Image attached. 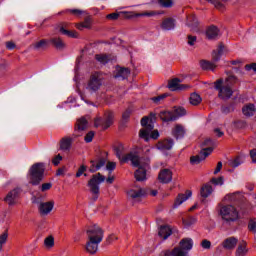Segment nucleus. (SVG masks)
<instances>
[{"mask_svg":"<svg viewBox=\"0 0 256 256\" xmlns=\"http://www.w3.org/2000/svg\"><path fill=\"white\" fill-rule=\"evenodd\" d=\"M206 37L209 41H215L221 37V30L215 25H211L206 29Z\"/></svg>","mask_w":256,"mask_h":256,"instance_id":"a211bd4d","label":"nucleus"},{"mask_svg":"<svg viewBox=\"0 0 256 256\" xmlns=\"http://www.w3.org/2000/svg\"><path fill=\"white\" fill-rule=\"evenodd\" d=\"M184 115H187V110L183 107H177L174 108L172 111H161L159 114V117L162 121L165 123L177 121V119H180V117H184Z\"/></svg>","mask_w":256,"mask_h":256,"instance_id":"6e6552de","label":"nucleus"},{"mask_svg":"<svg viewBox=\"0 0 256 256\" xmlns=\"http://www.w3.org/2000/svg\"><path fill=\"white\" fill-rule=\"evenodd\" d=\"M202 249H211V241L204 239L201 242Z\"/></svg>","mask_w":256,"mask_h":256,"instance_id":"864d4df0","label":"nucleus"},{"mask_svg":"<svg viewBox=\"0 0 256 256\" xmlns=\"http://www.w3.org/2000/svg\"><path fill=\"white\" fill-rule=\"evenodd\" d=\"M211 193H213V186H211L209 183L204 184L200 189V195L203 197V199H207Z\"/></svg>","mask_w":256,"mask_h":256,"instance_id":"2f4dec72","label":"nucleus"},{"mask_svg":"<svg viewBox=\"0 0 256 256\" xmlns=\"http://www.w3.org/2000/svg\"><path fill=\"white\" fill-rule=\"evenodd\" d=\"M7 239H9V234L7 232L0 235V253L3 251V245L7 243Z\"/></svg>","mask_w":256,"mask_h":256,"instance_id":"c03bdc74","label":"nucleus"},{"mask_svg":"<svg viewBox=\"0 0 256 256\" xmlns=\"http://www.w3.org/2000/svg\"><path fill=\"white\" fill-rule=\"evenodd\" d=\"M219 215L225 223H235L240 219L239 210L233 205L221 206Z\"/></svg>","mask_w":256,"mask_h":256,"instance_id":"39448f33","label":"nucleus"},{"mask_svg":"<svg viewBox=\"0 0 256 256\" xmlns=\"http://www.w3.org/2000/svg\"><path fill=\"white\" fill-rule=\"evenodd\" d=\"M224 49H225V46L223 45V43H220L218 45V48L212 52L213 62H210L207 60H201L200 61L201 69H203L204 71H215V67H217L215 63H217L218 61H221V57H223Z\"/></svg>","mask_w":256,"mask_h":256,"instance_id":"20e7f679","label":"nucleus"},{"mask_svg":"<svg viewBox=\"0 0 256 256\" xmlns=\"http://www.w3.org/2000/svg\"><path fill=\"white\" fill-rule=\"evenodd\" d=\"M89 123L85 117H81L77 120L74 133L72 136L64 137L60 140V150L61 151H71V147H73V141L77 139V137H82L83 131L87 129Z\"/></svg>","mask_w":256,"mask_h":256,"instance_id":"7ed1b4c3","label":"nucleus"},{"mask_svg":"<svg viewBox=\"0 0 256 256\" xmlns=\"http://www.w3.org/2000/svg\"><path fill=\"white\" fill-rule=\"evenodd\" d=\"M101 85H103V79L101 78V74L99 72H94L91 74L90 79L86 85V91L93 95V93H97L99 89H101Z\"/></svg>","mask_w":256,"mask_h":256,"instance_id":"9d476101","label":"nucleus"},{"mask_svg":"<svg viewBox=\"0 0 256 256\" xmlns=\"http://www.w3.org/2000/svg\"><path fill=\"white\" fill-rule=\"evenodd\" d=\"M238 242H239V240L237 238L229 237V238H226L222 242V247L224 249H226L227 251H233V249H235L237 247Z\"/></svg>","mask_w":256,"mask_h":256,"instance_id":"412c9836","label":"nucleus"},{"mask_svg":"<svg viewBox=\"0 0 256 256\" xmlns=\"http://www.w3.org/2000/svg\"><path fill=\"white\" fill-rule=\"evenodd\" d=\"M61 161H63V156H61V154L56 155L52 159V163H53V165H55V167H57V165H59L61 163Z\"/></svg>","mask_w":256,"mask_h":256,"instance_id":"8fccbe9b","label":"nucleus"},{"mask_svg":"<svg viewBox=\"0 0 256 256\" xmlns=\"http://www.w3.org/2000/svg\"><path fill=\"white\" fill-rule=\"evenodd\" d=\"M210 183L213 185H223L225 183V180L223 179V176H220L218 178H212Z\"/></svg>","mask_w":256,"mask_h":256,"instance_id":"49530a36","label":"nucleus"},{"mask_svg":"<svg viewBox=\"0 0 256 256\" xmlns=\"http://www.w3.org/2000/svg\"><path fill=\"white\" fill-rule=\"evenodd\" d=\"M101 242H97L94 240H88L86 243V251L87 253H90V255H95V253H97V251L99 250V244Z\"/></svg>","mask_w":256,"mask_h":256,"instance_id":"393cba45","label":"nucleus"},{"mask_svg":"<svg viewBox=\"0 0 256 256\" xmlns=\"http://www.w3.org/2000/svg\"><path fill=\"white\" fill-rule=\"evenodd\" d=\"M116 157H118L120 163H132L133 167H138L134 173L136 181H145L147 179V168L149 163L146 162L143 164L141 157L137 151H131L130 153L123 155L125 147L123 144H119L114 148Z\"/></svg>","mask_w":256,"mask_h":256,"instance_id":"f257e3e1","label":"nucleus"},{"mask_svg":"<svg viewBox=\"0 0 256 256\" xmlns=\"http://www.w3.org/2000/svg\"><path fill=\"white\" fill-rule=\"evenodd\" d=\"M159 256H189V252L179 248V246L174 247L171 249L163 250Z\"/></svg>","mask_w":256,"mask_h":256,"instance_id":"dca6fc26","label":"nucleus"},{"mask_svg":"<svg viewBox=\"0 0 256 256\" xmlns=\"http://www.w3.org/2000/svg\"><path fill=\"white\" fill-rule=\"evenodd\" d=\"M120 13H111L106 16V19H111L112 21H116V19H119Z\"/></svg>","mask_w":256,"mask_h":256,"instance_id":"13d9d810","label":"nucleus"},{"mask_svg":"<svg viewBox=\"0 0 256 256\" xmlns=\"http://www.w3.org/2000/svg\"><path fill=\"white\" fill-rule=\"evenodd\" d=\"M212 145H214V142L211 138L204 140L202 143V147L207 148H203L198 155L192 156L190 158L191 165H199L201 161H205L207 157H209V155L213 153Z\"/></svg>","mask_w":256,"mask_h":256,"instance_id":"423d86ee","label":"nucleus"},{"mask_svg":"<svg viewBox=\"0 0 256 256\" xmlns=\"http://www.w3.org/2000/svg\"><path fill=\"white\" fill-rule=\"evenodd\" d=\"M191 195H193V193L190 190L186 191V194H179L174 202V208L177 209L179 205H183Z\"/></svg>","mask_w":256,"mask_h":256,"instance_id":"a878e982","label":"nucleus"},{"mask_svg":"<svg viewBox=\"0 0 256 256\" xmlns=\"http://www.w3.org/2000/svg\"><path fill=\"white\" fill-rule=\"evenodd\" d=\"M44 245L47 249H51L55 246V238L53 236H48L44 239Z\"/></svg>","mask_w":256,"mask_h":256,"instance_id":"79ce46f5","label":"nucleus"},{"mask_svg":"<svg viewBox=\"0 0 256 256\" xmlns=\"http://www.w3.org/2000/svg\"><path fill=\"white\" fill-rule=\"evenodd\" d=\"M179 83H181V80L178 78L172 79L170 82H168V89H170V91H179L181 89H185V86L180 85Z\"/></svg>","mask_w":256,"mask_h":256,"instance_id":"7c9ffc66","label":"nucleus"},{"mask_svg":"<svg viewBox=\"0 0 256 256\" xmlns=\"http://www.w3.org/2000/svg\"><path fill=\"white\" fill-rule=\"evenodd\" d=\"M141 125L144 127L139 132L140 139H144V141H149V136L151 135V131L154 129L153 124H149V117L144 116L141 119Z\"/></svg>","mask_w":256,"mask_h":256,"instance_id":"f8f14e48","label":"nucleus"},{"mask_svg":"<svg viewBox=\"0 0 256 256\" xmlns=\"http://www.w3.org/2000/svg\"><path fill=\"white\" fill-rule=\"evenodd\" d=\"M93 137H95V132L93 131L88 132L84 137L85 143H91V141H93Z\"/></svg>","mask_w":256,"mask_h":256,"instance_id":"09e8293b","label":"nucleus"},{"mask_svg":"<svg viewBox=\"0 0 256 256\" xmlns=\"http://www.w3.org/2000/svg\"><path fill=\"white\" fill-rule=\"evenodd\" d=\"M129 199H132V201H139V199L145 197L147 195V192H145V189L141 187H134L130 189L127 193Z\"/></svg>","mask_w":256,"mask_h":256,"instance_id":"2eb2a0df","label":"nucleus"},{"mask_svg":"<svg viewBox=\"0 0 256 256\" xmlns=\"http://www.w3.org/2000/svg\"><path fill=\"white\" fill-rule=\"evenodd\" d=\"M59 32L62 35H66L67 37H71L72 39H77L79 37V34H77V32L67 30L64 27H60Z\"/></svg>","mask_w":256,"mask_h":256,"instance_id":"ea45409f","label":"nucleus"},{"mask_svg":"<svg viewBox=\"0 0 256 256\" xmlns=\"http://www.w3.org/2000/svg\"><path fill=\"white\" fill-rule=\"evenodd\" d=\"M221 169H223V163L218 162L216 169L214 170V175H217V173H219L221 171Z\"/></svg>","mask_w":256,"mask_h":256,"instance_id":"0e129e2a","label":"nucleus"},{"mask_svg":"<svg viewBox=\"0 0 256 256\" xmlns=\"http://www.w3.org/2000/svg\"><path fill=\"white\" fill-rule=\"evenodd\" d=\"M158 235L161 239H163V241H165L169 239L171 235H173V229H171V226H167V225L160 226Z\"/></svg>","mask_w":256,"mask_h":256,"instance_id":"4be33fe9","label":"nucleus"},{"mask_svg":"<svg viewBox=\"0 0 256 256\" xmlns=\"http://www.w3.org/2000/svg\"><path fill=\"white\" fill-rule=\"evenodd\" d=\"M29 173L31 185H39L43 181V175H45V164L36 163L32 165Z\"/></svg>","mask_w":256,"mask_h":256,"instance_id":"1a4fd4ad","label":"nucleus"},{"mask_svg":"<svg viewBox=\"0 0 256 256\" xmlns=\"http://www.w3.org/2000/svg\"><path fill=\"white\" fill-rule=\"evenodd\" d=\"M16 47L17 45H15L13 41L6 42V48L9 49V51H13Z\"/></svg>","mask_w":256,"mask_h":256,"instance_id":"052dcab7","label":"nucleus"},{"mask_svg":"<svg viewBox=\"0 0 256 256\" xmlns=\"http://www.w3.org/2000/svg\"><path fill=\"white\" fill-rule=\"evenodd\" d=\"M51 187H53V184L51 182L44 183L41 186V191L42 192L49 191V189H51Z\"/></svg>","mask_w":256,"mask_h":256,"instance_id":"4d7b16f0","label":"nucleus"},{"mask_svg":"<svg viewBox=\"0 0 256 256\" xmlns=\"http://www.w3.org/2000/svg\"><path fill=\"white\" fill-rule=\"evenodd\" d=\"M243 163V160H241V157H237L236 159L232 160L230 162L231 167H233L234 169L239 167V165H241Z\"/></svg>","mask_w":256,"mask_h":256,"instance_id":"de8ad7c7","label":"nucleus"},{"mask_svg":"<svg viewBox=\"0 0 256 256\" xmlns=\"http://www.w3.org/2000/svg\"><path fill=\"white\" fill-rule=\"evenodd\" d=\"M76 29L83 31V29H91V17H86L83 22L76 25Z\"/></svg>","mask_w":256,"mask_h":256,"instance_id":"c9c22d12","label":"nucleus"},{"mask_svg":"<svg viewBox=\"0 0 256 256\" xmlns=\"http://www.w3.org/2000/svg\"><path fill=\"white\" fill-rule=\"evenodd\" d=\"M158 180L160 183H171L173 181V172H171L169 169H162L159 172Z\"/></svg>","mask_w":256,"mask_h":256,"instance_id":"6ab92c4d","label":"nucleus"},{"mask_svg":"<svg viewBox=\"0 0 256 256\" xmlns=\"http://www.w3.org/2000/svg\"><path fill=\"white\" fill-rule=\"evenodd\" d=\"M115 115L113 112H106L104 118H96L94 121L95 127H102V129H109L113 125Z\"/></svg>","mask_w":256,"mask_h":256,"instance_id":"ddd939ff","label":"nucleus"},{"mask_svg":"<svg viewBox=\"0 0 256 256\" xmlns=\"http://www.w3.org/2000/svg\"><path fill=\"white\" fill-rule=\"evenodd\" d=\"M86 235L89 241H97L101 243V241H103L104 232L101 227H99L98 225H94L90 226L86 230Z\"/></svg>","mask_w":256,"mask_h":256,"instance_id":"9b49d317","label":"nucleus"},{"mask_svg":"<svg viewBox=\"0 0 256 256\" xmlns=\"http://www.w3.org/2000/svg\"><path fill=\"white\" fill-rule=\"evenodd\" d=\"M19 195H21V188H14L4 198L5 203L9 205V207H13V205H17V200L19 199Z\"/></svg>","mask_w":256,"mask_h":256,"instance_id":"4468645a","label":"nucleus"},{"mask_svg":"<svg viewBox=\"0 0 256 256\" xmlns=\"http://www.w3.org/2000/svg\"><path fill=\"white\" fill-rule=\"evenodd\" d=\"M249 250L247 249V244L245 242L238 245L235 256H247Z\"/></svg>","mask_w":256,"mask_h":256,"instance_id":"72a5a7b5","label":"nucleus"},{"mask_svg":"<svg viewBox=\"0 0 256 256\" xmlns=\"http://www.w3.org/2000/svg\"><path fill=\"white\" fill-rule=\"evenodd\" d=\"M186 133L187 130H185V126L181 124H176L172 129V136L175 137L177 141H179V139H183Z\"/></svg>","mask_w":256,"mask_h":256,"instance_id":"aec40b11","label":"nucleus"},{"mask_svg":"<svg viewBox=\"0 0 256 256\" xmlns=\"http://www.w3.org/2000/svg\"><path fill=\"white\" fill-rule=\"evenodd\" d=\"M129 117H131V111L126 110V111L122 114V119H124V121H127V119H129Z\"/></svg>","mask_w":256,"mask_h":256,"instance_id":"338daca9","label":"nucleus"},{"mask_svg":"<svg viewBox=\"0 0 256 256\" xmlns=\"http://www.w3.org/2000/svg\"><path fill=\"white\" fill-rule=\"evenodd\" d=\"M150 133H151V135H150L151 139H159V131L152 130Z\"/></svg>","mask_w":256,"mask_h":256,"instance_id":"69168bd1","label":"nucleus"},{"mask_svg":"<svg viewBox=\"0 0 256 256\" xmlns=\"http://www.w3.org/2000/svg\"><path fill=\"white\" fill-rule=\"evenodd\" d=\"M117 167V163L115 162H108L106 165L107 171H115V168Z\"/></svg>","mask_w":256,"mask_h":256,"instance_id":"6e6d98bb","label":"nucleus"},{"mask_svg":"<svg viewBox=\"0 0 256 256\" xmlns=\"http://www.w3.org/2000/svg\"><path fill=\"white\" fill-rule=\"evenodd\" d=\"M129 75H131V70H129V68H118L114 78L125 80L129 78Z\"/></svg>","mask_w":256,"mask_h":256,"instance_id":"cd10ccee","label":"nucleus"},{"mask_svg":"<svg viewBox=\"0 0 256 256\" xmlns=\"http://www.w3.org/2000/svg\"><path fill=\"white\" fill-rule=\"evenodd\" d=\"M238 82L239 79H237V76L233 75L228 76L225 81H223V79H218L214 82V89L218 91L219 99H222L223 101L231 99V97H233V85Z\"/></svg>","mask_w":256,"mask_h":256,"instance_id":"f03ea898","label":"nucleus"},{"mask_svg":"<svg viewBox=\"0 0 256 256\" xmlns=\"http://www.w3.org/2000/svg\"><path fill=\"white\" fill-rule=\"evenodd\" d=\"M50 43H52V45H54L55 49H58L59 51L65 49V42H63V40H61V38H52L50 39Z\"/></svg>","mask_w":256,"mask_h":256,"instance_id":"f704fd0d","label":"nucleus"},{"mask_svg":"<svg viewBox=\"0 0 256 256\" xmlns=\"http://www.w3.org/2000/svg\"><path fill=\"white\" fill-rule=\"evenodd\" d=\"M174 145L175 142L173 141V139L169 138L160 141L157 145V149H159L160 151H170V149H173Z\"/></svg>","mask_w":256,"mask_h":256,"instance_id":"5701e85b","label":"nucleus"},{"mask_svg":"<svg viewBox=\"0 0 256 256\" xmlns=\"http://www.w3.org/2000/svg\"><path fill=\"white\" fill-rule=\"evenodd\" d=\"M168 96H169V93H164L159 96L152 97L151 101H153V103H156V105H159V103H161V101H163L164 99H167Z\"/></svg>","mask_w":256,"mask_h":256,"instance_id":"37998d69","label":"nucleus"},{"mask_svg":"<svg viewBox=\"0 0 256 256\" xmlns=\"http://www.w3.org/2000/svg\"><path fill=\"white\" fill-rule=\"evenodd\" d=\"M197 41V36H188V45L193 46Z\"/></svg>","mask_w":256,"mask_h":256,"instance_id":"680f3d73","label":"nucleus"},{"mask_svg":"<svg viewBox=\"0 0 256 256\" xmlns=\"http://www.w3.org/2000/svg\"><path fill=\"white\" fill-rule=\"evenodd\" d=\"M95 59L98 63H101V65H107V63L111 61V58H109L107 54H96Z\"/></svg>","mask_w":256,"mask_h":256,"instance_id":"4c0bfd02","label":"nucleus"},{"mask_svg":"<svg viewBox=\"0 0 256 256\" xmlns=\"http://www.w3.org/2000/svg\"><path fill=\"white\" fill-rule=\"evenodd\" d=\"M53 207H55V201L41 202L38 205V211L42 217H45L53 211Z\"/></svg>","mask_w":256,"mask_h":256,"instance_id":"f3484780","label":"nucleus"},{"mask_svg":"<svg viewBox=\"0 0 256 256\" xmlns=\"http://www.w3.org/2000/svg\"><path fill=\"white\" fill-rule=\"evenodd\" d=\"M161 27L164 31H173V29H175L176 27L175 19L173 18L165 19L162 22Z\"/></svg>","mask_w":256,"mask_h":256,"instance_id":"c85d7f7f","label":"nucleus"},{"mask_svg":"<svg viewBox=\"0 0 256 256\" xmlns=\"http://www.w3.org/2000/svg\"><path fill=\"white\" fill-rule=\"evenodd\" d=\"M50 40L42 39L34 44V49L39 51V49H47L49 47Z\"/></svg>","mask_w":256,"mask_h":256,"instance_id":"58836bf2","label":"nucleus"},{"mask_svg":"<svg viewBox=\"0 0 256 256\" xmlns=\"http://www.w3.org/2000/svg\"><path fill=\"white\" fill-rule=\"evenodd\" d=\"M208 3H212L216 9H223V5L218 0H206Z\"/></svg>","mask_w":256,"mask_h":256,"instance_id":"603ef678","label":"nucleus"},{"mask_svg":"<svg viewBox=\"0 0 256 256\" xmlns=\"http://www.w3.org/2000/svg\"><path fill=\"white\" fill-rule=\"evenodd\" d=\"M255 111L256 108L254 104H249L242 108V113L245 117H253V115H255Z\"/></svg>","mask_w":256,"mask_h":256,"instance_id":"473e14b6","label":"nucleus"},{"mask_svg":"<svg viewBox=\"0 0 256 256\" xmlns=\"http://www.w3.org/2000/svg\"><path fill=\"white\" fill-rule=\"evenodd\" d=\"M85 171H87V166L81 165L76 173V177H81Z\"/></svg>","mask_w":256,"mask_h":256,"instance_id":"5fc2aeb1","label":"nucleus"},{"mask_svg":"<svg viewBox=\"0 0 256 256\" xmlns=\"http://www.w3.org/2000/svg\"><path fill=\"white\" fill-rule=\"evenodd\" d=\"M202 99L201 96L197 93H192L190 95V104L191 105H199L201 103Z\"/></svg>","mask_w":256,"mask_h":256,"instance_id":"a19ab883","label":"nucleus"},{"mask_svg":"<svg viewBox=\"0 0 256 256\" xmlns=\"http://www.w3.org/2000/svg\"><path fill=\"white\" fill-rule=\"evenodd\" d=\"M158 3L161 7H165L166 9L173 7V0H158Z\"/></svg>","mask_w":256,"mask_h":256,"instance_id":"a18cd8bd","label":"nucleus"},{"mask_svg":"<svg viewBox=\"0 0 256 256\" xmlns=\"http://www.w3.org/2000/svg\"><path fill=\"white\" fill-rule=\"evenodd\" d=\"M245 69L246 71H254L256 73V63L247 64Z\"/></svg>","mask_w":256,"mask_h":256,"instance_id":"bf43d9fd","label":"nucleus"},{"mask_svg":"<svg viewBox=\"0 0 256 256\" xmlns=\"http://www.w3.org/2000/svg\"><path fill=\"white\" fill-rule=\"evenodd\" d=\"M69 12L72 13V15H76L77 17L83 15V11L79 9H72V10H69Z\"/></svg>","mask_w":256,"mask_h":256,"instance_id":"e2e57ef3","label":"nucleus"},{"mask_svg":"<svg viewBox=\"0 0 256 256\" xmlns=\"http://www.w3.org/2000/svg\"><path fill=\"white\" fill-rule=\"evenodd\" d=\"M187 25L188 27H191L192 29H195L197 25H199V21L197 20L196 15H189L187 16Z\"/></svg>","mask_w":256,"mask_h":256,"instance_id":"e433bc0d","label":"nucleus"},{"mask_svg":"<svg viewBox=\"0 0 256 256\" xmlns=\"http://www.w3.org/2000/svg\"><path fill=\"white\" fill-rule=\"evenodd\" d=\"M248 229L249 231H252L253 233H256V221L255 220H250L248 223Z\"/></svg>","mask_w":256,"mask_h":256,"instance_id":"3c124183","label":"nucleus"},{"mask_svg":"<svg viewBox=\"0 0 256 256\" xmlns=\"http://www.w3.org/2000/svg\"><path fill=\"white\" fill-rule=\"evenodd\" d=\"M105 176L101 175V173H97L92 176V178L88 181V187L90 189V193L92 194V200L97 201L99 199L101 183H104Z\"/></svg>","mask_w":256,"mask_h":256,"instance_id":"0eeeda50","label":"nucleus"},{"mask_svg":"<svg viewBox=\"0 0 256 256\" xmlns=\"http://www.w3.org/2000/svg\"><path fill=\"white\" fill-rule=\"evenodd\" d=\"M227 197L233 203H245V196H243L242 192H234Z\"/></svg>","mask_w":256,"mask_h":256,"instance_id":"c756f323","label":"nucleus"},{"mask_svg":"<svg viewBox=\"0 0 256 256\" xmlns=\"http://www.w3.org/2000/svg\"><path fill=\"white\" fill-rule=\"evenodd\" d=\"M178 248L189 253V251H191V249H193V239L183 238L182 240H180Z\"/></svg>","mask_w":256,"mask_h":256,"instance_id":"b1692460","label":"nucleus"},{"mask_svg":"<svg viewBox=\"0 0 256 256\" xmlns=\"http://www.w3.org/2000/svg\"><path fill=\"white\" fill-rule=\"evenodd\" d=\"M250 157L254 163H256V149L250 151Z\"/></svg>","mask_w":256,"mask_h":256,"instance_id":"774afa93","label":"nucleus"},{"mask_svg":"<svg viewBox=\"0 0 256 256\" xmlns=\"http://www.w3.org/2000/svg\"><path fill=\"white\" fill-rule=\"evenodd\" d=\"M90 163H91V166L89 171L90 173H95L96 171H99L101 167H105V163H107V161L105 160V158H100L97 164L94 160L90 161Z\"/></svg>","mask_w":256,"mask_h":256,"instance_id":"bb28decb","label":"nucleus"}]
</instances>
